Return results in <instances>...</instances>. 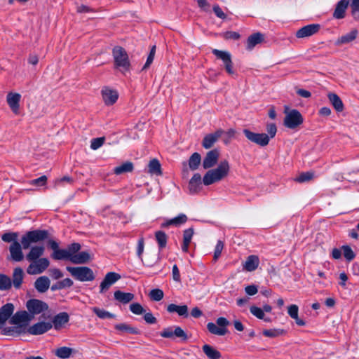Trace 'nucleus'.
Masks as SVG:
<instances>
[{
	"mask_svg": "<svg viewBox=\"0 0 359 359\" xmlns=\"http://www.w3.org/2000/svg\"><path fill=\"white\" fill-rule=\"evenodd\" d=\"M230 165L226 160L219 163L215 169L208 170L203 178V182L205 186L212 184L225 178L229 172Z\"/></svg>",
	"mask_w": 359,
	"mask_h": 359,
	"instance_id": "obj_1",
	"label": "nucleus"
},
{
	"mask_svg": "<svg viewBox=\"0 0 359 359\" xmlns=\"http://www.w3.org/2000/svg\"><path fill=\"white\" fill-rule=\"evenodd\" d=\"M230 165L226 160L219 163L215 169L208 170L203 178V182L205 186L212 184L225 178L229 172Z\"/></svg>",
	"mask_w": 359,
	"mask_h": 359,
	"instance_id": "obj_2",
	"label": "nucleus"
},
{
	"mask_svg": "<svg viewBox=\"0 0 359 359\" xmlns=\"http://www.w3.org/2000/svg\"><path fill=\"white\" fill-rule=\"evenodd\" d=\"M114 67L124 73L129 71L130 62L126 50L121 46H115L112 50Z\"/></svg>",
	"mask_w": 359,
	"mask_h": 359,
	"instance_id": "obj_3",
	"label": "nucleus"
},
{
	"mask_svg": "<svg viewBox=\"0 0 359 359\" xmlns=\"http://www.w3.org/2000/svg\"><path fill=\"white\" fill-rule=\"evenodd\" d=\"M48 237V232L46 230H33L27 231L21 238V243L23 249L30 248L32 243L43 241Z\"/></svg>",
	"mask_w": 359,
	"mask_h": 359,
	"instance_id": "obj_4",
	"label": "nucleus"
},
{
	"mask_svg": "<svg viewBox=\"0 0 359 359\" xmlns=\"http://www.w3.org/2000/svg\"><path fill=\"white\" fill-rule=\"evenodd\" d=\"M67 271L77 280L85 282L92 281L95 279L93 270L87 266H67Z\"/></svg>",
	"mask_w": 359,
	"mask_h": 359,
	"instance_id": "obj_5",
	"label": "nucleus"
},
{
	"mask_svg": "<svg viewBox=\"0 0 359 359\" xmlns=\"http://www.w3.org/2000/svg\"><path fill=\"white\" fill-rule=\"evenodd\" d=\"M285 116L284 118V126L290 129H295L303 123L304 118L301 113L297 109L288 111V108L285 109Z\"/></svg>",
	"mask_w": 359,
	"mask_h": 359,
	"instance_id": "obj_6",
	"label": "nucleus"
},
{
	"mask_svg": "<svg viewBox=\"0 0 359 359\" xmlns=\"http://www.w3.org/2000/svg\"><path fill=\"white\" fill-rule=\"evenodd\" d=\"M229 325V321L226 318L219 317L217 319L216 323H208L207 329L212 334L224 336L228 332L226 327Z\"/></svg>",
	"mask_w": 359,
	"mask_h": 359,
	"instance_id": "obj_7",
	"label": "nucleus"
},
{
	"mask_svg": "<svg viewBox=\"0 0 359 359\" xmlns=\"http://www.w3.org/2000/svg\"><path fill=\"white\" fill-rule=\"evenodd\" d=\"M50 265L48 258L42 257L34 262L28 266L27 273L29 275H36L42 273Z\"/></svg>",
	"mask_w": 359,
	"mask_h": 359,
	"instance_id": "obj_8",
	"label": "nucleus"
},
{
	"mask_svg": "<svg viewBox=\"0 0 359 359\" xmlns=\"http://www.w3.org/2000/svg\"><path fill=\"white\" fill-rule=\"evenodd\" d=\"M243 133L250 142L259 146L265 147L269 143V136L266 133H256L248 129H244Z\"/></svg>",
	"mask_w": 359,
	"mask_h": 359,
	"instance_id": "obj_9",
	"label": "nucleus"
},
{
	"mask_svg": "<svg viewBox=\"0 0 359 359\" xmlns=\"http://www.w3.org/2000/svg\"><path fill=\"white\" fill-rule=\"evenodd\" d=\"M212 53L217 57V58L223 62L224 68L229 74H234L235 72L233 70V62L230 53L218 49H212Z\"/></svg>",
	"mask_w": 359,
	"mask_h": 359,
	"instance_id": "obj_10",
	"label": "nucleus"
},
{
	"mask_svg": "<svg viewBox=\"0 0 359 359\" xmlns=\"http://www.w3.org/2000/svg\"><path fill=\"white\" fill-rule=\"evenodd\" d=\"M160 336L163 338L172 339L174 337L180 338L182 341H185L188 339L187 334L180 327H169L164 328L160 333Z\"/></svg>",
	"mask_w": 359,
	"mask_h": 359,
	"instance_id": "obj_11",
	"label": "nucleus"
},
{
	"mask_svg": "<svg viewBox=\"0 0 359 359\" xmlns=\"http://www.w3.org/2000/svg\"><path fill=\"white\" fill-rule=\"evenodd\" d=\"M26 306L29 312L32 315L39 314L48 309V306L46 302L36 299L28 300Z\"/></svg>",
	"mask_w": 359,
	"mask_h": 359,
	"instance_id": "obj_12",
	"label": "nucleus"
},
{
	"mask_svg": "<svg viewBox=\"0 0 359 359\" xmlns=\"http://www.w3.org/2000/svg\"><path fill=\"white\" fill-rule=\"evenodd\" d=\"M320 24L307 25L299 29L295 33V36L298 39L310 37L317 34L320 31Z\"/></svg>",
	"mask_w": 359,
	"mask_h": 359,
	"instance_id": "obj_13",
	"label": "nucleus"
},
{
	"mask_svg": "<svg viewBox=\"0 0 359 359\" xmlns=\"http://www.w3.org/2000/svg\"><path fill=\"white\" fill-rule=\"evenodd\" d=\"M121 278L120 274L116 272L107 273L100 285V293H104L109 287Z\"/></svg>",
	"mask_w": 359,
	"mask_h": 359,
	"instance_id": "obj_14",
	"label": "nucleus"
},
{
	"mask_svg": "<svg viewBox=\"0 0 359 359\" xmlns=\"http://www.w3.org/2000/svg\"><path fill=\"white\" fill-rule=\"evenodd\" d=\"M101 94L104 104L107 106L113 105L118 98V92L107 86L102 89Z\"/></svg>",
	"mask_w": 359,
	"mask_h": 359,
	"instance_id": "obj_15",
	"label": "nucleus"
},
{
	"mask_svg": "<svg viewBox=\"0 0 359 359\" xmlns=\"http://www.w3.org/2000/svg\"><path fill=\"white\" fill-rule=\"evenodd\" d=\"M219 157V151L217 149L207 152L203 160V167L204 169H208L215 165Z\"/></svg>",
	"mask_w": 359,
	"mask_h": 359,
	"instance_id": "obj_16",
	"label": "nucleus"
},
{
	"mask_svg": "<svg viewBox=\"0 0 359 359\" xmlns=\"http://www.w3.org/2000/svg\"><path fill=\"white\" fill-rule=\"evenodd\" d=\"M52 327L53 324L50 322L42 321L30 326L27 329V332L33 335H39L48 332Z\"/></svg>",
	"mask_w": 359,
	"mask_h": 359,
	"instance_id": "obj_17",
	"label": "nucleus"
},
{
	"mask_svg": "<svg viewBox=\"0 0 359 359\" xmlns=\"http://www.w3.org/2000/svg\"><path fill=\"white\" fill-rule=\"evenodd\" d=\"M22 245L18 241H15L9 246L11 259L14 262H21L24 259V255L22 250Z\"/></svg>",
	"mask_w": 359,
	"mask_h": 359,
	"instance_id": "obj_18",
	"label": "nucleus"
},
{
	"mask_svg": "<svg viewBox=\"0 0 359 359\" xmlns=\"http://www.w3.org/2000/svg\"><path fill=\"white\" fill-rule=\"evenodd\" d=\"M31 320V316L26 311H20L13 315L9 320L12 325H25Z\"/></svg>",
	"mask_w": 359,
	"mask_h": 359,
	"instance_id": "obj_19",
	"label": "nucleus"
},
{
	"mask_svg": "<svg viewBox=\"0 0 359 359\" xmlns=\"http://www.w3.org/2000/svg\"><path fill=\"white\" fill-rule=\"evenodd\" d=\"M20 98L21 95L18 93L11 92L6 96V102L15 114H19Z\"/></svg>",
	"mask_w": 359,
	"mask_h": 359,
	"instance_id": "obj_20",
	"label": "nucleus"
},
{
	"mask_svg": "<svg viewBox=\"0 0 359 359\" xmlns=\"http://www.w3.org/2000/svg\"><path fill=\"white\" fill-rule=\"evenodd\" d=\"M224 133V130L219 129L213 133L206 135L202 142V146L205 149L211 148L215 143L220 138Z\"/></svg>",
	"mask_w": 359,
	"mask_h": 359,
	"instance_id": "obj_21",
	"label": "nucleus"
},
{
	"mask_svg": "<svg viewBox=\"0 0 359 359\" xmlns=\"http://www.w3.org/2000/svg\"><path fill=\"white\" fill-rule=\"evenodd\" d=\"M13 311L14 306L12 303H7L0 308V329L7 320L11 318Z\"/></svg>",
	"mask_w": 359,
	"mask_h": 359,
	"instance_id": "obj_22",
	"label": "nucleus"
},
{
	"mask_svg": "<svg viewBox=\"0 0 359 359\" xmlns=\"http://www.w3.org/2000/svg\"><path fill=\"white\" fill-rule=\"evenodd\" d=\"M27 332L25 325H15L13 327H6L1 330V334L11 337H18Z\"/></svg>",
	"mask_w": 359,
	"mask_h": 359,
	"instance_id": "obj_23",
	"label": "nucleus"
},
{
	"mask_svg": "<svg viewBox=\"0 0 359 359\" xmlns=\"http://www.w3.org/2000/svg\"><path fill=\"white\" fill-rule=\"evenodd\" d=\"M45 248L43 245H35L30 248L29 253L26 255V259L29 262L37 260L44 254Z\"/></svg>",
	"mask_w": 359,
	"mask_h": 359,
	"instance_id": "obj_24",
	"label": "nucleus"
},
{
	"mask_svg": "<svg viewBox=\"0 0 359 359\" xmlns=\"http://www.w3.org/2000/svg\"><path fill=\"white\" fill-rule=\"evenodd\" d=\"M349 0H341L339 1L334 9L333 13V17L335 19H343L345 17L346 11L348 6Z\"/></svg>",
	"mask_w": 359,
	"mask_h": 359,
	"instance_id": "obj_25",
	"label": "nucleus"
},
{
	"mask_svg": "<svg viewBox=\"0 0 359 359\" xmlns=\"http://www.w3.org/2000/svg\"><path fill=\"white\" fill-rule=\"evenodd\" d=\"M167 311L170 313H177L180 316L187 318L189 316V309L187 305H176L170 304L167 306Z\"/></svg>",
	"mask_w": 359,
	"mask_h": 359,
	"instance_id": "obj_26",
	"label": "nucleus"
},
{
	"mask_svg": "<svg viewBox=\"0 0 359 359\" xmlns=\"http://www.w3.org/2000/svg\"><path fill=\"white\" fill-rule=\"evenodd\" d=\"M50 281L47 276L39 277L34 282V287L41 293L46 292L50 287Z\"/></svg>",
	"mask_w": 359,
	"mask_h": 359,
	"instance_id": "obj_27",
	"label": "nucleus"
},
{
	"mask_svg": "<svg viewBox=\"0 0 359 359\" xmlns=\"http://www.w3.org/2000/svg\"><path fill=\"white\" fill-rule=\"evenodd\" d=\"M69 320V316L66 312H61L57 314L53 320V325L57 330H60L65 324L67 323Z\"/></svg>",
	"mask_w": 359,
	"mask_h": 359,
	"instance_id": "obj_28",
	"label": "nucleus"
},
{
	"mask_svg": "<svg viewBox=\"0 0 359 359\" xmlns=\"http://www.w3.org/2000/svg\"><path fill=\"white\" fill-rule=\"evenodd\" d=\"M91 259V256L87 251H82L72 256L71 262L74 264H83Z\"/></svg>",
	"mask_w": 359,
	"mask_h": 359,
	"instance_id": "obj_29",
	"label": "nucleus"
},
{
	"mask_svg": "<svg viewBox=\"0 0 359 359\" xmlns=\"http://www.w3.org/2000/svg\"><path fill=\"white\" fill-rule=\"evenodd\" d=\"M24 272L20 267H16L14 269L12 275V285H13L15 289H19L23 282Z\"/></svg>",
	"mask_w": 359,
	"mask_h": 359,
	"instance_id": "obj_30",
	"label": "nucleus"
},
{
	"mask_svg": "<svg viewBox=\"0 0 359 359\" xmlns=\"http://www.w3.org/2000/svg\"><path fill=\"white\" fill-rule=\"evenodd\" d=\"M187 217L184 214H180L178 216H177L175 218L170 219L165 222H163L161 224L162 228H166L169 226H179L183 224H184L187 221Z\"/></svg>",
	"mask_w": 359,
	"mask_h": 359,
	"instance_id": "obj_31",
	"label": "nucleus"
},
{
	"mask_svg": "<svg viewBox=\"0 0 359 359\" xmlns=\"http://www.w3.org/2000/svg\"><path fill=\"white\" fill-rule=\"evenodd\" d=\"M259 264V257L256 255H250L243 264V269L247 271H253Z\"/></svg>",
	"mask_w": 359,
	"mask_h": 359,
	"instance_id": "obj_32",
	"label": "nucleus"
},
{
	"mask_svg": "<svg viewBox=\"0 0 359 359\" xmlns=\"http://www.w3.org/2000/svg\"><path fill=\"white\" fill-rule=\"evenodd\" d=\"M358 35L357 29H352L350 32L338 38L335 42L336 46H341L343 44L351 43L354 41Z\"/></svg>",
	"mask_w": 359,
	"mask_h": 359,
	"instance_id": "obj_33",
	"label": "nucleus"
},
{
	"mask_svg": "<svg viewBox=\"0 0 359 359\" xmlns=\"http://www.w3.org/2000/svg\"><path fill=\"white\" fill-rule=\"evenodd\" d=\"M202 350L208 359H220L222 357L220 352L209 344L203 345Z\"/></svg>",
	"mask_w": 359,
	"mask_h": 359,
	"instance_id": "obj_34",
	"label": "nucleus"
},
{
	"mask_svg": "<svg viewBox=\"0 0 359 359\" xmlns=\"http://www.w3.org/2000/svg\"><path fill=\"white\" fill-rule=\"evenodd\" d=\"M264 40V35L259 32L255 33L248 38L247 48L252 50L256 45L262 43Z\"/></svg>",
	"mask_w": 359,
	"mask_h": 359,
	"instance_id": "obj_35",
	"label": "nucleus"
},
{
	"mask_svg": "<svg viewBox=\"0 0 359 359\" xmlns=\"http://www.w3.org/2000/svg\"><path fill=\"white\" fill-rule=\"evenodd\" d=\"M201 184V176L198 173H196L191 177L189 183V191L195 194L198 191Z\"/></svg>",
	"mask_w": 359,
	"mask_h": 359,
	"instance_id": "obj_36",
	"label": "nucleus"
},
{
	"mask_svg": "<svg viewBox=\"0 0 359 359\" xmlns=\"http://www.w3.org/2000/svg\"><path fill=\"white\" fill-rule=\"evenodd\" d=\"M194 235V229L193 228H189L184 231L183 233V243L182 245V250L184 252H187L189 250V246L191 241L192 237Z\"/></svg>",
	"mask_w": 359,
	"mask_h": 359,
	"instance_id": "obj_37",
	"label": "nucleus"
},
{
	"mask_svg": "<svg viewBox=\"0 0 359 359\" xmlns=\"http://www.w3.org/2000/svg\"><path fill=\"white\" fill-rule=\"evenodd\" d=\"M114 299L123 304H127L134 299V294L130 292H123L121 290L114 292Z\"/></svg>",
	"mask_w": 359,
	"mask_h": 359,
	"instance_id": "obj_38",
	"label": "nucleus"
},
{
	"mask_svg": "<svg viewBox=\"0 0 359 359\" xmlns=\"http://www.w3.org/2000/svg\"><path fill=\"white\" fill-rule=\"evenodd\" d=\"M327 97L337 111L341 112L344 110V104L341 98L337 94L330 93L328 94Z\"/></svg>",
	"mask_w": 359,
	"mask_h": 359,
	"instance_id": "obj_39",
	"label": "nucleus"
},
{
	"mask_svg": "<svg viewBox=\"0 0 359 359\" xmlns=\"http://www.w3.org/2000/svg\"><path fill=\"white\" fill-rule=\"evenodd\" d=\"M115 329L122 332H128L133 334H140V331L139 329L126 323H119L114 326Z\"/></svg>",
	"mask_w": 359,
	"mask_h": 359,
	"instance_id": "obj_40",
	"label": "nucleus"
},
{
	"mask_svg": "<svg viewBox=\"0 0 359 359\" xmlns=\"http://www.w3.org/2000/svg\"><path fill=\"white\" fill-rule=\"evenodd\" d=\"M133 163L130 161H126L123 164L115 167L114 172L116 175H121L126 172H131L133 170Z\"/></svg>",
	"mask_w": 359,
	"mask_h": 359,
	"instance_id": "obj_41",
	"label": "nucleus"
},
{
	"mask_svg": "<svg viewBox=\"0 0 359 359\" xmlns=\"http://www.w3.org/2000/svg\"><path fill=\"white\" fill-rule=\"evenodd\" d=\"M67 249H58L53 252L51 257L55 260H69L71 262L72 255L69 253Z\"/></svg>",
	"mask_w": 359,
	"mask_h": 359,
	"instance_id": "obj_42",
	"label": "nucleus"
},
{
	"mask_svg": "<svg viewBox=\"0 0 359 359\" xmlns=\"http://www.w3.org/2000/svg\"><path fill=\"white\" fill-rule=\"evenodd\" d=\"M148 168V172L151 174H154L156 175H161L162 174L161 164L158 160L156 158H154L149 161Z\"/></svg>",
	"mask_w": 359,
	"mask_h": 359,
	"instance_id": "obj_43",
	"label": "nucleus"
},
{
	"mask_svg": "<svg viewBox=\"0 0 359 359\" xmlns=\"http://www.w3.org/2000/svg\"><path fill=\"white\" fill-rule=\"evenodd\" d=\"M201 163V156L200 154L195 152L190 156L189 159V167L191 170H196L198 169Z\"/></svg>",
	"mask_w": 359,
	"mask_h": 359,
	"instance_id": "obj_44",
	"label": "nucleus"
},
{
	"mask_svg": "<svg viewBox=\"0 0 359 359\" xmlns=\"http://www.w3.org/2000/svg\"><path fill=\"white\" fill-rule=\"evenodd\" d=\"M12 287L11 278L5 274H0V290L6 291Z\"/></svg>",
	"mask_w": 359,
	"mask_h": 359,
	"instance_id": "obj_45",
	"label": "nucleus"
},
{
	"mask_svg": "<svg viewBox=\"0 0 359 359\" xmlns=\"http://www.w3.org/2000/svg\"><path fill=\"white\" fill-rule=\"evenodd\" d=\"M155 238L160 249L165 248L168 241V236L164 231H156L155 233Z\"/></svg>",
	"mask_w": 359,
	"mask_h": 359,
	"instance_id": "obj_46",
	"label": "nucleus"
},
{
	"mask_svg": "<svg viewBox=\"0 0 359 359\" xmlns=\"http://www.w3.org/2000/svg\"><path fill=\"white\" fill-rule=\"evenodd\" d=\"M72 352V348L66 346H62L57 348L55 351V355L60 358L67 359L71 356Z\"/></svg>",
	"mask_w": 359,
	"mask_h": 359,
	"instance_id": "obj_47",
	"label": "nucleus"
},
{
	"mask_svg": "<svg viewBox=\"0 0 359 359\" xmlns=\"http://www.w3.org/2000/svg\"><path fill=\"white\" fill-rule=\"evenodd\" d=\"M93 311L95 314H96L100 318L105 319V318H114L116 316L104 309H101L97 307L93 308Z\"/></svg>",
	"mask_w": 359,
	"mask_h": 359,
	"instance_id": "obj_48",
	"label": "nucleus"
},
{
	"mask_svg": "<svg viewBox=\"0 0 359 359\" xmlns=\"http://www.w3.org/2000/svg\"><path fill=\"white\" fill-rule=\"evenodd\" d=\"M313 176H314V174L313 172H302L299 175V176H297L294 179V181H296L299 183L309 182L313 178Z\"/></svg>",
	"mask_w": 359,
	"mask_h": 359,
	"instance_id": "obj_49",
	"label": "nucleus"
},
{
	"mask_svg": "<svg viewBox=\"0 0 359 359\" xmlns=\"http://www.w3.org/2000/svg\"><path fill=\"white\" fill-rule=\"evenodd\" d=\"M341 250H343L344 256L347 261L351 262L355 258V254L349 245H342Z\"/></svg>",
	"mask_w": 359,
	"mask_h": 359,
	"instance_id": "obj_50",
	"label": "nucleus"
},
{
	"mask_svg": "<svg viewBox=\"0 0 359 359\" xmlns=\"http://www.w3.org/2000/svg\"><path fill=\"white\" fill-rule=\"evenodd\" d=\"M149 295L151 300L159 302L163 298L164 293L161 289H153L150 291Z\"/></svg>",
	"mask_w": 359,
	"mask_h": 359,
	"instance_id": "obj_51",
	"label": "nucleus"
},
{
	"mask_svg": "<svg viewBox=\"0 0 359 359\" xmlns=\"http://www.w3.org/2000/svg\"><path fill=\"white\" fill-rule=\"evenodd\" d=\"M285 333L283 330L280 329H270V330H264L263 331V334L267 337H277L280 336Z\"/></svg>",
	"mask_w": 359,
	"mask_h": 359,
	"instance_id": "obj_52",
	"label": "nucleus"
},
{
	"mask_svg": "<svg viewBox=\"0 0 359 359\" xmlns=\"http://www.w3.org/2000/svg\"><path fill=\"white\" fill-rule=\"evenodd\" d=\"M18 233L16 232H8L5 233L2 235L1 238L4 242L6 243H15V241H18Z\"/></svg>",
	"mask_w": 359,
	"mask_h": 359,
	"instance_id": "obj_53",
	"label": "nucleus"
},
{
	"mask_svg": "<svg viewBox=\"0 0 359 359\" xmlns=\"http://www.w3.org/2000/svg\"><path fill=\"white\" fill-rule=\"evenodd\" d=\"M351 13L355 20H359V0H351Z\"/></svg>",
	"mask_w": 359,
	"mask_h": 359,
	"instance_id": "obj_54",
	"label": "nucleus"
},
{
	"mask_svg": "<svg viewBox=\"0 0 359 359\" xmlns=\"http://www.w3.org/2000/svg\"><path fill=\"white\" fill-rule=\"evenodd\" d=\"M130 311L135 315H142L145 311L142 306L139 303H133L130 305Z\"/></svg>",
	"mask_w": 359,
	"mask_h": 359,
	"instance_id": "obj_55",
	"label": "nucleus"
},
{
	"mask_svg": "<svg viewBox=\"0 0 359 359\" xmlns=\"http://www.w3.org/2000/svg\"><path fill=\"white\" fill-rule=\"evenodd\" d=\"M105 138L104 137L94 138L91 140L90 148L96 150L102 147L104 142Z\"/></svg>",
	"mask_w": 359,
	"mask_h": 359,
	"instance_id": "obj_56",
	"label": "nucleus"
},
{
	"mask_svg": "<svg viewBox=\"0 0 359 359\" xmlns=\"http://www.w3.org/2000/svg\"><path fill=\"white\" fill-rule=\"evenodd\" d=\"M250 313L253 316H256L257 318L264 319V311L261 308L257 307L256 306H252L250 308Z\"/></svg>",
	"mask_w": 359,
	"mask_h": 359,
	"instance_id": "obj_57",
	"label": "nucleus"
},
{
	"mask_svg": "<svg viewBox=\"0 0 359 359\" xmlns=\"http://www.w3.org/2000/svg\"><path fill=\"white\" fill-rule=\"evenodd\" d=\"M46 182L47 177L46 175H42L37 179L29 181V184L34 186L42 187L46 185Z\"/></svg>",
	"mask_w": 359,
	"mask_h": 359,
	"instance_id": "obj_58",
	"label": "nucleus"
},
{
	"mask_svg": "<svg viewBox=\"0 0 359 359\" xmlns=\"http://www.w3.org/2000/svg\"><path fill=\"white\" fill-rule=\"evenodd\" d=\"M224 248V243L222 241H218L217 245L215 248L214 252V260L217 261V259L220 257L222 251Z\"/></svg>",
	"mask_w": 359,
	"mask_h": 359,
	"instance_id": "obj_59",
	"label": "nucleus"
},
{
	"mask_svg": "<svg viewBox=\"0 0 359 359\" xmlns=\"http://www.w3.org/2000/svg\"><path fill=\"white\" fill-rule=\"evenodd\" d=\"M81 246L79 243H74L71 245H69L67 250L69 252V253L73 256L79 252V251L81 250Z\"/></svg>",
	"mask_w": 359,
	"mask_h": 359,
	"instance_id": "obj_60",
	"label": "nucleus"
},
{
	"mask_svg": "<svg viewBox=\"0 0 359 359\" xmlns=\"http://www.w3.org/2000/svg\"><path fill=\"white\" fill-rule=\"evenodd\" d=\"M266 130H267V133H268V135L269 136V139L270 138H273L276 134V132H277V128H276V126L275 123H268L266 125Z\"/></svg>",
	"mask_w": 359,
	"mask_h": 359,
	"instance_id": "obj_61",
	"label": "nucleus"
},
{
	"mask_svg": "<svg viewBox=\"0 0 359 359\" xmlns=\"http://www.w3.org/2000/svg\"><path fill=\"white\" fill-rule=\"evenodd\" d=\"M144 241L143 238H141L138 240L137 247V257L142 259V255L144 252Z\"/></svg>",
	"mask_w": 359,
	"mask_h": 359,
	"instance_id": "obj_62",
	"label": "nucleus"
},
{
	"mask_svg": "<svg viewBox=\"0 0 359 359\" xmlns=\"http://www.w3.org/2000/svg\"><path fill=\"white\" fill-rule=\"evenodd\" d=\"M299 308L295 304H292L288 307V314L292 318H297Z\"/></svg>",
	"mask_w": 359,
	"mask_h": 359,
	"instance_id": "obj_63",
	"label": "nucleus"
},
{
	"mask_svg": "<svg viewBox=\"0 0 359 359\" xmlns=\"http://www.w3.org/2000/svg\"><path fill=\"white\" fill-rule=\"evenodd\" d=\"M213 11L216 16L220 19L224 20L226 18V15L222 11V8L219 5L216 4L213 6Z\"/></svg>",
	"mask_w": 359,
	"mask_h": 359,
	"instance_id": "obj_64",
	"label": "nucleus"
}]
</instances>
